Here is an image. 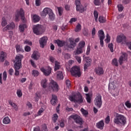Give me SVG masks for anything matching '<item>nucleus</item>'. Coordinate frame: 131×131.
Wrapping results in <instances>:
<instances>
[{
    "label": "nucleus",
    "instance_id": "nucleus-50",
    "mask_svg": "<svg viewBox=\"0 0 131 131\" xmlns=\"http://www.w3.org/2000/svg\"><path fill=\"white\" fill-rule=\"evenodd\" d=\"M91 62H86L84 64V70H86V69H88V68L90 67V66H91Z\"/></svg>",
    "mask_w": 131,
    "mask_h": 131
},
{
    "label": "nucleus",
    "instance_id": "nucleus-47",
    "mask_svg": "<svg viewBox=\"0 0 131 131\" xmlns=\"http://www.w3.org/2000/svg\"><path fill=\"white\" fill-rule=\"evenodd\" d=\"M69 100L71 101V102H74L76 103V98L74 96H71L69 97Z\"/></svg>",
    "mask_w": 131,
    "mask_h": 131
},
{
    "label": "nucleus",
    "instance_id": "nucleus-2",
    "mask_svg": "<svg viewBox=\"0 0 131 131\" xmlns=\"http://www.w3.org/2000/svg\"><path fill=\"white\" fill-rule=\"evenodd\" d=\"M114 122L116 124L124 125L126 123V118L122 115L117 114L114 119Z\"/></svg>",
    "mask_w": 131,
    "mask_h": 131
},
{
    "label": "nucleus",
    "instance_id": "nucleus-54",
    "mask_svg": "<svg viewBox=\"0 0 131 131\" xmlns=\"http://www.w3.org/2000/svg\"><path fill=\"white\" fill-rule=\"evenodd\" d=\"M105 40L106 43L110 42V36L108 34H106V38Z\"/></svg>",
    "mask_w": 131,
    "mask_h": 131
},
{
    "label": "nucleus",
    "instance_id": "nucleus-4",
    "mask_svg": "<svg viewBox=\"0 0 131 131\" xmlns=\"http://www.w3.org/2000/svg\"><path fill=\"white\" fill-rule=\"evenodd\" d=\"M71 73H72V75H73V76H75L76 77L77 76L80 77V75H81L80 72V68L77 66L73 67L71 70Z\"/></svg>",
    "mask_w": 131,
    "mask_h": 131
},
{
    "label": "nucleus",
    "instance_id": "nucleus-14",
    "mask_svg": "<svg viewBox=\"0 0 131 131\" xmlns=\"http://www.w3.org/2000/svg\"><path fill=\"white\" fill-rule=\"evenodd\" d=\"M51 9V8L46 7L44 8L42 10V11L41 12V17H45L47 16V15H48L52 11Z\"/></svg>",
    "mask_w": 131,
    "mask_h": 131
},
{
    "label": "nucleus",
    "instance_id": "nucleus-5",
    "mask_svg": "<svg viewBox=\"0 0 131 131\" xmlns=\"http://www.w3.org/2000/svg\"><path fill=\"white\" fill-rule=\"evenodd\" d=\"M75 5L76 11H78L79 13H83L86 10L85 7L82 6V5L80 3V0H76Z\"/></svg>",
    "mask_w": 131,
    "mask_h": 131
},
{
    "label": "nucleus",
    "instance_id": "nucleus-64",
    "mask_svg": "<svg viewBox=\"0 0 131 131\" xmlns=\"http://www.w3.org/2000/svg\"><path fill=\"white\" fill-rule=\"evenodd\" d=\"M8 73L10 75H13V73H14V70L13 69H10L8 71Z\"/></svg>",
    "mask_w": 131,
    "mask_h": 131
},
{
    "label": "nucleus",
    "instance_id": "nucleus-8",
    "mask_svg": "<svg viewBox=\"0 0 131 131\" xmlns=\"http://www.w3.org/2000/svg\"><path fill=\"white\" fill-rule=\"evenodd\" d=\"M72 118L74 119V121H75L76 123L78 124H80L81 125L82 124V119L80 118V117L77 115H72L69 117V119H71Z\"/></svg>",
    "mask_w": 131,
    "mask_h": 131
},
{
    "label": "nucleus",
    "instance_id": "nucleus-56",
    "mask_svg": "<svg viewBox=\"0 0 131 131\" xmlns=\"http://www.w3.org/2000/svg\"><path fill=\"white\" fill-rule=\"evenodd\" d=\"M66 84H67V86L68 88H70V86L71 85V83L70 82V80L69 79H67L66 81Z\"/></svg>",
    "mask_w": 131,
    "mask_h": 131
},
{
    "label": "nucleus",
    "instance_id": "nucleus-44",
    "mask_svg": "<svg viewBox=\"0 0 131 131\" xmlns=\"http://www.w3.org/2000/svg\"><path fill=\"white\" fill-rule=\"evenodd\" d=\"M117 7L119 12H122L124 9L123 6L121 4H119L118 5Z\"/></svg>",
    "mask_w": 131,
    "mask_h": 131
},
{
    "label": "nucleus",
    "instance_id": "nucleus-49",
    "mask_svg": "<svg viewBox=\"0 0 131 131\" xmlns=\"http://www.w3.org/2000/svg\"><path fill=\"white\" fill-rule=\"evenodd\" d=\"M16 94L18 98H21V97H22V91H21L20 90H17Z\"/></svg>",
    "mask_w": 131,
    "mask_h": 131
},
{
    "label": "nucleus",
    "instance_id": "nucleus-13",
    "mask_svg": "<svg viewBox=\"0 0 131 131\" xmlns=\"http://www.w3.org/2000/svg\"><path fill=\"white\" fill-rule=\"evenodd\" d=\"M127 61V54L122 52L120 57L119 59V62L120 64L122 65L123 61Z\"/></svg>",
    "mask_w": 131,
    "mask_h": 131
},
{
    "label": "nucleus",
    "instance_id": "nucleus-58",
    "mask_svg": "<svg viewBox=\"0 0 131 131\" xmlns=\"http://www.w3.org/2000/svg\"><path fill=\"white\" fill-rule=\"evenodd\" d=\"M94 4L95 6H100V0H94Z\"/></svg>",
    "mask_w": 131,
    "mask_h": 131
},
{
    "label": "nucleus",
    "instance_id": "nucleus-29",
    "mask_svg": "<svg viewBox=\"0 0 131 131\" xmlns=\"http://www.w3.org/2000/svg\"><path fill=\"white\" fill-rule=\"evenodd\" d=\"M82 53H83L82 49L79 48V47H77V50H76L74 52V55H79L80 54H82Z\"/></svg>",
    "mask_w": 131,
    "mask_h": 131
},
{
    "label": "nucleus",
    "instance_id": "nucleus-59",
    "mask_svg": "<svg viewBox=\"0 0 131 131\" xmlns=\"http://www.w3.org/2000/svg\"><path fill=\"white\" fill-rule=\"evenodd\" d=\"M110 122V116H107V117L105 119V123L108 124V123H109Z\"/></svg>",
    "mask_w": 131,
    "mask_h": 131
},
{
    "label": "nucleus",
    "instance_id": "nucleus-48",
    "mask_svg": "<svg viewBox=\"0 0 131 131\" xmlns=\"http://www.w3.org/2000/svg\"><path fill=\"white\" fill-rule=\"evenodd\" d=\"M83 59L86 61V62L91 63L92 62V59L89 57H85L83 56Z\"/></svg>",
    "mask_w": 131,
    "mask_h": 131
},
{
    "label": "nucleus",
    "instance_id": "nucleus-31",
    "mask_svg": "<svg viewBox=\"0 0 131 131\" xmlns=\"http://www.w3.org/2000/svg\"><path fill=\"white\" fill-rule=\"evenodd\" d=\"M19 31L20 32H23L25 30V28H27V26L26 24H21L19 26Z\"/></svg>",
    "mask_w": 131,
    "mask_h": 131
},
{
    "label": "nucleus",
    "instance_id": "nucleus-34",
    "mask_svg": "<svg viewBox=\"0 0 131 131\" xmlns=\"http://www.w3.org/2000/svg\"><path fill=\"white\" fill-rule=\"evenodd\" d=\"M16 48V52H17V53H18L19 52H24V50H23V48L22 47V46L17 45L15 46Z\"/></svg>",
    "mask_w": 131,
    "mask_h": 131
},
{
    "label": "nucleus",
    "instance_id": "nucleus-6",
    "mask_svg": "<svg viewBox=\"0 0 131 131\" xmlns=\"http://www.w3.org/2000/svg\"><path fill=\"white\" fill-rule=\"evenodd\" d=\"M95 105L98 107V108H101L102 106V96L100 94H97L95 100H94Z\"/></svg>",
    "mask_w": 131,
    "mask_h": 131
},
{
    "label": "nucleus",
    "instance_id": "nucleus-52",
    "mask_svg": "<svg viewBox=\"0 0 131 131\" xmlns=\"http://www.w3.org/2000/svg\"><path fill=\"white\" fill-rule=\"evenodd\" d=\"M91 52V46L88 45L87 47V50L86 52V54L87 56H89L90 55V52Z\"/></svg>",
    "mask_w": 131,
    "mask_h": 131
},
{
    "label": "nucleus",
    "instance_id": "nucleus-51",
    "mask_svg": "<svg viewBox=\"0 0 131 131\" xmlns=\"http://www.w3.org/2000/svg\"><path fill=\"white\" fill-rule=\"evenodd\" d=\"M81 112L85 116H86V115H88L89 114V113L86 111V110H85L84 109H83L82 108L81 109Z\"/></svg>",
    "mask_w": 131,
    "mask_h": 131
},
{
    "label": "nucleus",
    "instance_id": "nucleus-3",
    "mask_svg": "<svg viewBox=\"0 0 131 131\" xmlns=\"http://www.w3.org/2000/svg\"><path fill=\"white\" fill-rule=\"evenodd\" d=\"M32 29L33 33L36 35H40L43 33V27L41 25H34Z\"/></svg>",
    "mask_w": 131,
    "mask_h": 131
},
{
    "label": "nucleus",
    "instance_id": "nucleus-12",
    "mask_svg": "<svg viewBox=\"0 0 131 131\" xmlns=\"http://www.w3.org/2000/svg\"><path fill=\"white\" fill-rule=\"evenodd\" d=\"M15 23L13 22L10 23L9 24L7 25L3 29V32H6L8 30H13L15 28Z\"/></svg>",
    "mask_w": 131,
    "mask_h": 131
},
{
    "label": "nucleus",
    "instance_id": "nucleus-24",
    "mask_svg": "<svg viewBox=\"0 0 131 131\" xmlns=\"http://www.w3.org/2000/svg\"><path fill=\"white\" fill-rule=\"evenodd\" d=\"M7 56V54L4 52V51H2L0 53V62H4L5 61V58Z\"/></svg>",
    "mask_w": 131,
    "mask_h": 131
},
{
    "label": "nucleus",
    "instance_id": "nucleus-28",
    "mask_svg": "<svg viewBox=\"0 0 131 131\" xmlns=\"http://www.w3.org/2000/svg\"><path fill=\"white\" fill-rule=\"evenodd\" d=\"M3 122L4 124H9L11 122V119L9 117H6L3 119Z\"/></svg>",
    "mask_w": 131,
    "mask_h": 131
},
{
    "label": "nucleus",
    "instance_id": "nucleus-18",
    "mask_svg": "<svg viewBox=\"0 0 131 131\" xmlns=\"http://www.w3.org/2000/svg\"><path fill=\"white\" fill-rule=\"evenodd\" d=\"M32 20L34 23H37V22H39L40 17L36 14H34L33 15H32Z\"/></svg>",
    "mask_w": 131,
    "mask_h": 131
},
{
    "label": "nucleus",
    "instance_id": "nucleus-9",
    "mask_svg": "<svg viewBox=\"0 0 131 131\" xmlns=\"http://www.w3.org/2000/svg\"><path fill=\"white\" fill-rule=\"evenodd\" d=\"M116 41L118 43H125L126 42V37L123 34H120L117 36Z\"/></svg>",
    "mask_w": 131,
    "mask_h": 131
},
{
    "label": "nucleus",
    "instance_id": "nucleus-38",
    "mask_svg": "<svg viewBox=\"0 0 131 131\" xmlns=\"http://www.w3.org/2000/svg\"><path fill=\"white\" fill-rule=\"evenodd\" d=\"M98 21L100 23H105L106 22V18L102 16H99Z\"/></svg>",
    "mask_w": 131,
    "mask_h": 131
},
{
    "label": "nucleus",
    "instance_id": "nucleus-22",
    "mask_svg": "<svg viewBox=\"0 0 131 131\" xmlns=\"http://www.w3.org/2000/svg\"><path fill=\"white\" fill-rule=\"evenodd\" d=\"M98 35L99 39H105V34L104 33V31H103V30H100L98 32Z\"/></svg>",
    "mask_w": 131,
    "mask_h": 131
},
{
    "label": "nucleus",
    "instance_id": "nucleus-23",
    "mask_svg": "<svg viewBox=\"0 0 131 131\" xmlns=\"http://www.w3.org/2000/svg\"><path fill=\"white\" fill-rule=\"evenodd\" d=\"M83 102V99L82 98V96L81 95H78L76 97L75 103H78V104H81V103Z\"/></svg>",
    "mask_w": 131,
    "mask_h": 131
},
{
    "label": "nucleus",
    "instance_id": "nucleus-17",
    "mask_svg": "<svg viewBox=\"0 0 131 131\" xmlns=\"http://www.w3.org/2000/svg\"><path fill=\"white\" fill-rule=\"evenodd\" d=\"M40 57L39 53L37 52V51L34 52L31 56V58L34 60H38Z\"/></svg>",
    "mask_w": 131,
    "mask_h": 131
},
{
    "label": "nucleus",
    "instance_id": "nucleus-37",
    "mask_svg": "<svg viewBox=\"0 0 131 131\" xmlns=\"http://www.w3.org/2000/svg\"><path fill=\"white\" fill-rule=\"evenodd\" d=\"M85 99L88 103H91V100L92 99V96L90 94H85Z\"/></svg>",
    "mask_w": 131,
    "mask_h": 131
},
{
    "label": "nucleus",
    "instance_id": "nucleus-1",
    "mask_svg": "<svg viewBox=\"0 0 131 131\" xmlns=\"http://www.w3.org/2000/svg\"><path fill=\"white\" fill-rule=\"evenodd\" d=\"M22 59H23V55L21 54H18L15 58V60L14 61L15 69L14 75L16 76H18V75H19V73L18 70L22 67L21 63Z\"/></svg>",
    "mask_w": 131,
    "mask_h": 131
},
{
    "label": "nucleus",
    "instance_id": "nucleus-36",
    "mask_svg": "<svg viewBox=\"0 0 131 131\" xmlns=\"http://www.w3.org/2000/svg\"><path fill=\"white\" fill-rule=\"evenodd\" d=\"M84 46H85V42L84 41H81L79 43L77 47L82 50L84 48Z\"/></svg>",
    "mask_w": 131,
    "mask_h": 131
},
{
    "label": "nucleus",
    "instance_id": "nucleus-26",
    "mask_svg": "<svg viewBox=\"0 0 131 131\" xmlns=\"http://www.w3.org/2000/svg\"><path fill=\"white\" fill-rule=\"evenodd\" d=\"M48 15L49 20H51V21H54V20L56 19V15H55V14H54L53 11L51 12Z\"/></svg>",
    "mask_w": 131,
    "mask_h": 131
},
{
    "label": "nucleus",
    "instance_id": "nucleus-32",
    "mask_svg": "<svg viewBox=\"0 0 131 131\" xmlns=\"http://www.w3.org/2000/svg\"><path fill=\"white\" fill-rule=\"evenodd\" d=\"M57 78L58 79H63V78H64L63 73H62V72L58 71L57 72Z\"/></svg>",
    "mask_w": 131,
    "mask_h": 131
},
{
    "label": "nucleus",
    "instance_id": "nucleus-43",
    "mask_svg": "<svg viewBox=\"0 0 131 131\" xmlns=\"http://www.w3.org/2000/svg\"><path fill=\"white\" fill-rule=\"evenodd\" d=\"M112 63L113 65H114L117 67L118 66V62L117 61V59L116 58L113 59Z\"/></svg>",
    "mask_w": 131,
    "mask_h": 131
},
{
    "label": "nucleus",
    "instance_id": "nucleus-19",
    "mask_svg": "<svg viewBox=\"0 0 131 131\" xmlns=\"http://www.w3.org/2000/svg\"><path fill=\"white\" fill-rule=\"evenodd\" d=\"M95 72L98 75H102V74H104V70L101 67H98L95 69Z\"/></svg>",
    "mask_w": 131,
    "mask_h": 131
},
{
    "label": "nucleus",
    "instance_id": "nucleus-11",
    "mask_svg": "<svg viewBox=\"0 0 131 131\" xmlns=\"http://www.w3.org/2000/svg\"><path fill=\"white\" fill-rule=\"evenodd\" d=\"M48 42V37L43 36L40 38L39 40L40 48H45V46H47V42Z\"/></svg>",
    "mask_w": 131,
    "mask_h": 131
},
{
    "label": "nucleus",
    "instance_id": "nucleus-21",
    "mask_svg": "<svg viewBox=\"0 0 131 131\" xmlns=\"http://www.w3.org/2000/svg\"><path fill=\"white\" fill-rule=\"evenodd\" d=\"M41 86L43 89H46L48 86V79H43L41 81Z\"/></svg>",
    "mask_w": 131,
    "mask_h": 131
},
{
    "label": "nucleus",
    "instance_id": "nucleus-39",
    "mask_svg": "<svg viewBox=\"0 0 131 131\" xmlns=\"http://www.w3.org/2000/svg\"><path fill=\"white\" fill-rule=\"evenodd\" d=\"M94 16L95 22H98V17H99V13L97 11L95 10L94 11Z\"/></svg>",
    "mask_w": 131,
    "mask_h": 131
},
{
    "label": "nucleus",
    "instance_id": "nucleus-20",
    "mask_svg": "<svg viewBox=\"0 0 131 131\" xmlns=\"http://www.w3.org/2000/svg\"><path fill=\"white\" fill-rule=\"evenodd\" d=\"M55 42V43L57 44V46L59 48H61V47H64V46L66 45V42H65L64 41H61L60 40H56Z\"/></svg>",
    "mask_w": 131,
    "mask_h": 131
},
{
    "label": "nucleus",
    "instance_id": "nucleus-35",
    "mask_svg": "<svg viewBox=\"0 0 131 131\" xmlns=\"http://www.w3.org/2000/svg\"><path fill=\"white\" fill-rule=\"evenodd\" d=\"M32 75L33 76H34V77H37V76H38L39 75V72L38 71L36 70H33L32 71Z\"/></svg>",
    "mask_w": 131,
    "mask_h": 131
},
{
    "label": "nucleus",
    "instance_id": "nucleus-30",
    "mask_svg": "<svg viewBox=\"0 0 131 131\" xmlns=\"http://www.w3.org/2000/svg\"><path fill=\"white\" fill-rule=\"evenodd\" d=\"M9 105L12 106V107H13V108L15 110V111H18V106H17V105H16V104L12 102V101L11 100H9Z\"/></svg>",
    "mask_w": 131,
    "mask_h": 131
},
{
    "label": "nucleus",
    "instance_id": "nucleus-63",
    "mask_svg": "<svg viewBox=\"0 0 131 131\" xmlns=\"http://www.w3.org/2000/svg\"><path fill=\"white\" fill-rule=\"evenodd\" d=\"M125 106H126V107H127V108H130L131 107V104L130 103H129V101H126L125 103Z\"/></svg>",
    "mask_w": 131,
    "mask_h": 131
},
{
    "label": "nucleus",
    "instance_id": "nucleus-62",
    "mask_svg": "<svg viewBox=\"0 0 131 131\" xmlns=\"http://www.w3.org/2000/svg\"><path fill=\"white\" fill-rule=\"evenodd\" d=\"M35 5L36 7H39L40 6V0H36Z\"/></svg>",
    "mask_w": 131,
    "mask_h": 131
},
{
    "label": "nucleus",
    "instance_id": "nucleus-7",
    "mask_svg": "<svg viewBox=\"0 0 131 131\" xmlns=\"http://www.w3.org/2000/svg\"><path fill=\"white\" fill-rule=\"evenodd\" d=\"M69 41L70 45L67 43L64 47L66 51H70L71 49H73L76 47V43L75 42L73 39H70Z\"/></svg>",
    "mask_w": 131,
    "mask_h": 131
},
{
    "label": "nucleus",
    "instance_id": "nucleus-16",
    "mask_svg": "<svg viewBox=\"0 0 131 131\" xmlns=\"http://www.w3.org/2000/svg\"><path fill=\"white\" fill-rule=\"evenodd\" d=\"M104 120H102L96 123V127L99 129H103L104 128Z\"/></svg>",
    "mask_w": 131,
    "mask_h": 131
},
{
    "label": "nucleus",
    "instance_id": "nucleus-25",
    "mask_svg": "<svg viewBox=\"0 0 131 131\" xmlns=\"http://www.w3.org/2000/svg\"><path fill=\"white\" fill-rule=\"evenodd\" d=\"M57 101H58V98L57 96L55 95H52V99L51 100V103L52 105H56V103H57Z\"/></svg>",
    "mask_w": 131,
    "mask_h": 131
},
{
    "label": "nucleus",
    "instance_id": "nucleus-57",
    "mask_svg": "<svg viewBox=\"0 0 131 131\" xmlns=\"http://www.w3.org/2000/svg\"><path fill=\"white\" fill-rule=\"evenodd\" d=\"M75 59L77 60L78 62H79V63H81V57L78 56H76Z\"/></svg>",
    "mask_w": 131,
    "mask_h": 131
},
{
    "label": "nucleus",
    "instance_id": "nucleus-15",
    "mask_svg": "<svg viewBox=\"0 0 131 131\" xmlns=\"http://www.w3.org/2000/svg\"><path fill=\"white\" fill-rule=\"evenodd\" d=\"M40 70L43 72V74L45 75L46 76H49V75L51 74L52 69L48 67L47 69L41 68Z\"/></svg>",
    "mask_w": 131,
    "mask_h": 131
},
{
    "label": "nucleus",
    "instance_id": "nucleus-55",
    "mask_svg": "<svg viewBox=\"0 0 131 131\" xmlns=\"http://www.w3.org/2000/svg\"><path fill=\"white\" fill-rule=\"evenodd\" d=\"M19 17H20V15H19V13H16L15 14V20L16 22L19 21Z\"/></svg>",
    "mask_w": 131,
    "mask_h": 131
},
{
    "label": "nucleus",
    "instance_id": "nucleus-41",
    "mask_svg": "<svg viewBox=\"0 0 131 131\" xmlns=\"http://www.w3.org/2000/svg\"><path fill=\"white\" fill-rule=\"evenodd\" d=\"M81 30V25L78 24L75 29V32H78V31H80Z\"/></svg>",
    "mask_w": 131,
    "mask_h": 131
},
{
    "label": "nucleus",
    "instance_id": "nucleus-10",
    "mask_svg": "<svg viewBox=\"0 0 131 131\" xmlns=\"http://www.w3.org/2000/svg\"><path fill=\"white\" fill-rule=\"evenodd\" d=\"M49 87L53 90L54 92H58L59 91V86L57 82L54 80H51L49 84Z\"/></svg>",
    "mask_w": 131,
    "mask_h": 131
},
{
    "label": "nucleus",
    "instance_id": "nucleus-42",
    "mask_svg": "<svg viewBox=\"0 0 131 131\" xmlns=\"http://www.w3.org/2000/svg\"><path fill=\"white\" fill-rule=\"evenodd\" d=\"M58 115L57 114H55L53 115V117H52V120L53 122L56 123L57 122V120L58 119Z\"/></svg>",
    "mask_w": 131,
    "mask_h": 131
},
{
    "label": "nucleus",
    "instance_id": "nucleus-53",
    "mask_svg": "<svg viewBox=\"0 0 131 131\" xmlns=\"http://www.w3.org/2000/svg\"><path fill=\"white\" fill-rule=\"evenodd\" d=\"M58 10L59 16H62V13H63V8L61 7H58Z\"/></svg>",
    "mask_w": 131,
    "mask_h": 131
},
{
    "label": "nucleus",
    "instance_id": "nucleus-33",
    "mask_svg": "<svg viewBox=\"0 0 131 131\" xmlns=\"http://www.w3.org/2000/svg\"><path fill=\"white\" fill-rule=\"evenodd\" d=\"M61 66H60V63L59 62L55 61V67H54V71H57V70H59Z\"/></svg>",
    "mask_w": 131,
    "mask_h": 131
},
{
    "label": "nucleus",
    "instance_id": "nucleus-45",
    "mask_svg": "<svg viewBox=\"0 0 131 131\" xmlns=\"http://www.w3.org/2000/svg\"><path fill=\"white\" fill-rule=\"evenodd\" d=\"M7 72L5 71L3 73V79L4 81H6L7 80Z\"/></svg>",
    "mask_w": 131,
    "mask_h": 131
},
{
    "label": "nucleus",
    "instance_id": "nucleus-27",
    "mask_svg": "<svg viewBox=\"0 0 131 131\" xmlns=\"http://www.w3.org/2000/svg\"><path fill=\"white\" fill-rule=\"evenodd\" d=\"M19 14V15L20 16L21 20H25V17L24 16V10L22 8H21L19 10V12H17Z\"/></svg>",
    "mask_w": 131,
    "mask_h": 131
},
{
    "label": "nucleus",
    "instance_id": "nucleus-40",
    "mask_svg": "<svg viewBox=\"0 0 131 131\" xmlns=\"http://www.w3.org/2000/svg\"><path fill=\"white\" fill-rule=\"evenodd\" d=\"M7 24H8V23H7V20L6 19V18L5 17H3L2 23H1L2 26L3 27H5V26H6V25H7Z\"/></svg>",
    "mask_w": 131,
    "mask_h": 131
},
{
    "label": "nucleus",
    "instance_id": "nucleus-46",
    "mask_svg": "<svg viewBox=\"0 0 131 131\" xmlns=\"http://www.w3.org/2000/svg\"><path fill=\"white\" fill-rule=\"evenodd\" d=\"M108 47L111 53H113L114 52V50L113 49V44L112 43H109Z\"/></svg>",
    "mask_w": 131,
    "mask_h": 131
},
{
    "label": "nucleus",
    "instance_id": "nucleus-61",
    "mask_svg": "<svg viewBox=\"0 0 131 131\" xmlns=\"http://www.w3.org/2000/svg\"><path fill=\"white\" fill-rule=\"evenodd\" d=\"M31 48L29 46H26L25 48V50L26 52H30Z\"/></svg>",
    "mask_w": 131,
    "mask_h": 131
},
{
    "label": "nucleus",
    "instance_id": "nucleus-60",
    "mask_svg": "<svg viewBox=\"0 0 131 131\" xmlns=\"http://www.w3.org/2000/svg\"><path fill=\"white\" fill-rule=\"evenodd\" d=\"M39 97H40L39 94H37V93H36V95H35V101L36 102L38 101V100H39Z\"/></svg>",
    "mask_w": 131,
    "mask_h": 131
}]
</instances>
